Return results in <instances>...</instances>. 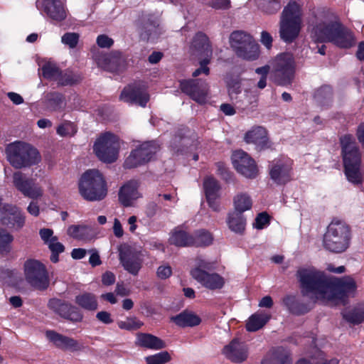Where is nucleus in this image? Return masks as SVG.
<instances>
[{
  "label": "nucleus",
  "mask_w": 364,
  "mask_h": 364,
  "mask_svg": "<svg viewBox=\"0 0 364 364\" xmlns=\"http://www.w3.org/2000/svg\"><path fill=\"white\" fill-rule=\"evenodd\" d=\"M232 161L237 171L245 177L254 178L257 176L259 171L255 160L244 151H235Z\"/></svg>",
  "instance_id": "obj_12"
},
{
  "label": "nucleus",
  "mask_w": 364,
  "mask_h": 364,
  "mask_svg": "<svg viewBox=\"0 0 364 364\" xmlns=\"http://www.w3.org/2000/svg\"><path fill=\"white\" fill-rule=\"evenodd\" d=\"M211 58H202L200 60V68L196 69L193 73V77H197L201 73H204L205 75L209 74L210 70L207 66L210 63Z\"/></svg>",
  "instance_id": "obj_59"
},
{
  "label": "nucleus",
  "mask_w": 364,
  "mask_h": 364,
  "mask_svg": "<svg viewBox=\"0 0 364 364\" xmlns=\"http://www.w3.org/2000/svg\"><path fill=\"white\" fill-rule=\"evenodd\" d=\"M180 88L186 95L198 104H205L209 94V86L202 79L183 80L180 81Z\"/></svg>",
  "instance_id": "obj_11"
},
{
  "label": "nucleus",
  "mask_w": 364,
  "mask_h": 364,
  "mask_svg": "<svg viewBox=\"0 0 364 364\" xmlns=\"http://www.w3.org/2000/svg\"><path fill=\"white\" fill-rule=\"evenodd\" d=\"M13 183L16 189L26 197L36 199L43 195L41 187L36 184L33 179L27 178L21 171L14 173Z\"/></svg>",
  "instance_id": "obj_15"
},
{
  "label": "nucleus",
  "mask_w": 364,
  "mask_h": 364,
  "mask_svg": "<svg viewBox=\"0 0 364 364\" xmlns=\"http://www.w3.org/2000/svg\"><path fill=\"white\" fill-rule=\"evenodd\" d=\"M340 48H350L355 45L356 39L353 33L343 24L329 42Z\"/></svg>",
  "instance_id": "obj_28"
},
{
  "label": "nucleus",
  "mask_w": 364,
  "mask_h": 364,
  "mask_svg": "<svg viewBox=\"0 0 364 364\" xmlns=\"http://www.w3.org/2000/svg\"><path fill=\"white\" fill-rule=\"evenodd\" d=\"M191 274L203 287L210 290L220 289L225 285L224 278L217 273H209L202 272L199 269H193Z\"/></svg>",
  "instance_id": "obj_19"
},
{
  "label": "nucleus",
  "mask_w": 364,
  "mask_h": 364,
  "mask_svg": "<svg viewBox=\"0 0 364 364\" xmlns=\"http://www.w3.org/2000/svg\"><path fill=\"white\" fill-rule=\"evenodd\" d=\"M139 183L136 180H131L125 183L119 190V200L126 207L132 205L134 200L140 197L137 191Z\"/></svg>",
  "instance_id": "obj_29"
},
{
  "label": "nucleus",
  "mask_w": 364,
  "mask_h": 364,
  "mask_svg": "<svg viewBox=\"0 0 364 364\" xmlns=\"http://www.w3.org/2000/svg\"><path fill=\"white\" fill-rule=\"evenodd\" d=\"M261 364H291V361L288 353L279 348L268 353Z\"/></svg>",
  "instance_id": "obj_37"
},
{
  "label": "nucleus",
  "mask_w": 364,
  "mask_h": 364,
  "mask_svg": "<svg viewBox=\"0 0 364 364\" xmlns=\"http://www.w3.org/2000/svg\"><path fill=\"white\" fill-rule=\"evenodd\" d=\"M244 140L247 144H254L259 150L268 149L271 146L267 131L262 126L253 127L247 132Z\"/></svg>",
  "instance_id": "obj_23"
},
{
  "label": "nucleus",
  "mask_w": 364,
  "mask_h": 364,
  "mask_svg": "<svg viewBox=\"0 0 364 364\" xmlns=\"http://www.w3.org/2000/svg\"><path fill=\"white\" fill-rule=\"evenodd\" d=\"M160 28L156 18L151 15L144 16L142 19L140 37L144 41H153L160 34Z\"/></svg>",
  "instance_id": "obj_27"
},
{
  "label": "nucleus",
  "mask_w": 364,
  "mask_h": 364,
  "mask_svg": "<svg viewBox=\"0 0 364 364\" xmlns=\"http://www.w3.org/2000/svg\"><path fill=\"white\" fill-rule=\"evenodd\" d=\"M46 336L57 348L64 350L80 351L85 348L77 341L53 331H48Z\"/></svg>",
  "instance_id": "obj_24"
},
{
  "label": "nucleus",
  "mask_w": 364,
  "mask_h": 364,
  "mask_svg": "<svg viewBox=\"0 0 364 364\" xmlns=\"http://www.w3.org/2000/svg\"><path fill=\"white\" fill-rule=\"evenodd\" d=\"M193 47L199 53L200 58L212 57L213 50L205 34L201 32L196 33L193 40Z\"/></svg>",
  "instance_id": "obj_32"
},
{
  "label": "nucleus",
  "mask_w": 364,
  "mask_h": 364,
  "mask_svg": "<svg viewBox=\"0 0 364 364\" xmlns=\"http://www.w3.org/2000/svg\"><path fill=\"white\" fill-rule=\"evenodd\" d=\"M312 33L315 41L329 43L343 25L338 16L327 9L319 10L315 16Z\"/></svg>",
  "instance_id": "obj_3"
},
{
  "label": "nucleus",
  "mask_w": 364,
  "mask_h": 364,
  "mask_svg": "<svg viewBox=\"0 0 364 364\" xmlns=\"http://www.w3.org/2000/svg\"><path fill=\"white\" fill-rule=\"evenodd\" d=\"M87 228L83 225H71L68 229V234L75 238L83 239V235Z\"/></svg>",
  "instance_id": "obj_57"
},
{
  "label": "nucleus",
  "mask_w": 364,
  "mask_h": 364,
  "mask_svg": "<svg viewBox=\"0 0 364 364\" xmlns=\"http://www.w3.org/2000/svg\"><path fill=\"white\" fill-rule=\"evenodd\" d=\"M48 107L54 111L63 108L64 105V97L59 92H49L46 95Z\"/></svg>",
  "instance_id": "obj_45"
},
{
  "label": "nucleus",
  "mask_w": 364,
  "mask_h": 364,
  "mask_svg": "<svg viewBox=\"0 0 364 364\" xmlns=\"http://www.w3.org/2000/svg\"><path fill=\"white\" fill-rule=\"evenodd\" d=\"M233 205L235 212L242 213L252 208V200L247 193H240L234 196Z\"/></svg>",
  "instance_id": "obj_39"
},
{
  "label": "nucleus",
  "mask_w": 364,
  "mask_h": 364,
  "mask_svg": "<svg viewBox=\"0 0 364 364\" xmlns=\"http://www.w3.org/2000/svg\"><path fill=\"white\" fill-rule=\"evenodd\" d=\"M259 8L264 14L272 15L282 8V0H255Z\"/></svg>",
  "instance_id": "obj_40"
},
{
  "label": "nucleus",
  "mask_w": 364,
  "mask_h": 364,
  "mask_svg": "<svg viewBox=\"0 0 364 364\" xmlns=\"http://www.w3.org/2000/svg\"><path fill=\"white\" fill-rule=\"evenodd\" d=\"M292 162L290 159H276L269 164L271 178L277 184H285L291 179Z\"/></svg>",
  "instance_id": "obj_13"
},
{
  "label": "nucleus",
  "mask_w": 364,
  "mask_h": 364,
  "mask_svg": "<svg viewBox=\"0 0 364 364\" xmlns=\"http://www.w3.org/2000/svg\"><path fill=\"white\" fill-rule=\"evenodd\" d=\"M226 222L231 231L238 234L243 233L245 229L246 219L242 213L235 211L229 213Z\"/></svg>",
  "instance_id": "obj_36"
},
{
  "label": "nucleus",
  "mask_w": 364,
  "mask_h": 364,
  "mask_svg": "<svg viewBox=\"0 0 364 364\" xmlns=\"http://www.w3.org/2000/svg\"><path fill=\"white\" fill-rule=\"evenodd\" d=\"M192 235L188 234L182 227L176 228L171 232L169 242L178 247L192 246Z\"/></svg>",
  "instance_id": "obj_35"
},
{
  "label": "nucleus",
  "mask_w": 364,
  "mask_h": 364,
  "mask_svg": "<svg viewBox=\"0 0 364 364\" xmlns=\"http://www.w3.org/2000/svg\"><path fill=\"white\" fill-rule=\"evenodd\" d=\"M147 364H165L171 360V355L167 351H162L145 358Z\"/></svg>",
  "instance_id": "obj_51"
},
{
  "label": "nucleus",
  "mask_w": 364,
  "mask_h": 364,
  "mask_svg": "<svg viewBox=\"0 0 364 364\" xmlns=\"http://www.w3.org/2000/svg\"><path fill=\"white\" fill-rule=\"evenodd\" d=\"M296 277L304 296L336 304H345L348 295L356 289V284L353 278L328 277L314 267L299 268Z\"/></svg>",
  "instance_id": "obj_1"
},
{
  "label": "nucleus",
  "mask_w": 364,
  "mask_h": 364,
  "mask_svg": "<svg viewBox=\"0 0 364 364\" xmlns=\"http://www.w3.org/2000/svg\"><path fill=\"white\" fill-rule=\"evenodd\" d=\"M136 343L139 346L152 350H160L166 347L163 340L152 334L144 333L137 335Z\"/></svg>",
  "instance_id": "obj_31"
},
{
  "label": "nucleus",
  "mask_w": 364,
  "mask_h": 364,
  "mask_svg": "<svg viewBox=\"0 0 364 364\" xmlns=\"http://www.w3.org/2000/svg\"><path fill=\"white\" fill-rule=\"evenodd\" d=\"M341 145L344 166H360L361 154L352 135L346 134L341 137Z\"/></svg>",
  "instance_id": "obj_14"
},
{
  "label": "nucleus",
  "mask_w": 364,
  "mask_h": 364,
  "mask_svg": "<svg viewBox=\"0 0 364 364\" xmlns=\"http://www.w3.org/2000/svg\"><path fill=\"white\" fill-rule=\"evenodd\" d=\"M208 6L215 9L226 10L230 8L231 2L230 0H210Z\"/></svg>",
  "instance_id": "obj_61"
},
{
  "label": "nucleus",
  "mask_w": 364,
  "mask_h": 364,
  "mask_svg": "<svg viewBox=\"0 0 364 364\" xmlns=\"http://www.w3.org/2000/svg\"><path fill=\"white\" fill-rule=\"evenodd\" d=\"M96 41L98 46L103 48H109L114 43V41L105 34L98 36Z\"/></svg>",
  "instance_id": "obj_62"
},
{
  "label": "nucleus",
  "mask_w": 364,
  "mask_h": 364,
  "mask_svg": "<svg viewBox=\"0 0 364 364\" xmlns=\"http://www.w3.org/2000/svg\"><path fill=\"white\" fill-rule=\"evenodd\" d=\"M78 186L81 196L88 201L102 200L107 194L106 181L98 170H88L84 173Z\"/></svg>",
  "instance_id": "obj_4"
},
{
  "label": "nucleus",
  "mask_w": 364,
  "mask_h": 364,
  "mask_svg": "<svg viewBox=\"0 0 364 364\" xmlns=\"http://www.w3.org/2000/svg\"><path fill=\"white\" fill-rule=\"evenodd\" d=\"M76 132V129L70 122L60 124L57 128V133L61 136H72Z\"/></svg>",
  "instance_id": "obj_55"
},
{
  "label": "nucleus",
  "mask_w": 364,
  "mask_h": 364,
  "mask_svg": "<svg viewBox=\"0 0 364 364\" xmlns=\"http://www.w3.org/2000/svg\"><path fill=\"white\" fill-rule=\"evenodd\" d=\"M117 325L121 329L133 331L140 328L143 326V323L136 317H129L126 321H119Z\"/></svg>",
  "instance_id": "obj_52"
},
{
  "label": "nucleus",
  "mask_w": 364,
  "mask_h": 364,
  "mask_svg": "<svg viewBox=\"0 0 364 364\" xmlns=\"http://www.w3.org/2000/svg\"><path fill=\"white\" fill-rule=\"evenodd\" d=\"M14 237L5 230H0V253L7 254L11 251V243Z\"/></svg>",
  "instance_id": "obj_48"
},
{
  "label": "nucleus",
  "mask_w": 364,
  "mask_h": 364,
  "mask_svg": "<svg viewBox=\"0 0 364 364\" xmlns=\"http://www.w3.org/2000/svg\"><path fill=\"white\" fill-rule=\"evenodd\" d=\"M218 168V173L226 181H230L232 180V173L226 168V166L221 162H219L216 164Z\"/></svg>",
  "instance_id": "obj_64"
},
{
  "label": "nucleus",
  "mask_w": 364,
  "mask_h": 364,
  "mask_svg": "<svg viewBox=\"0 0 364 364\" xmlns=\"http://www.w3.org/2000/svg\"><path fill=\"white\" fill-rule=\"evenodd\" d=\"M302 24L280 19L279 37L287 43L294 42L299 36Z\"/></svg>",
  "instance_id": "obj_25"
},
{
  "label": "nucleus",
  "mask_w": 364,
  "mask_h": 364,
  "mask_svg": "<svg viewBox=\"0 0 364 364\" xmlns=\"http://www.w3.org/2000/svg\"><path fill=\"white\" fill-rule=\"evenodd\" d=\"M156 200L159 204L161 203L164 205L172 206L177 203L178 198L176 194H159Z\"/></svg>",
  "instance_id": "obj_54"
},
{
  "label": "nucleus",
  "mask_w": 364,
  "mask_h": 364,
  "mask_svg": "<svg viewBox=\"0 0 364 364\" xmlns=\"http://www.w3.org/2000/svg\"><path fill=\"white\" fill-rule=\"evenodd\" d=\"M344 172L348 181L351 183L358 185L363 182L360 166H344Z\"/></svg>",
  "instance_id": "obj_44"
},
{
  "label": "nucleus",
  "mask_w": 364,
  "mask_h": 364,
  "mask_svg": "<svg viewBox=\"0 0 364 364\" xmlns=\"http://www.w3.org/2000/svg\"><path fill=\"white\" fill-rule=\"evenodd\" d=\"M274 68L279 83L287 85L291 82L295 72V63L291 53H282L276 58Z\"/></svg>",
  "instance_id": "obj_10"
},
{
  "label": "nucleus",
  "mask_w": 364,
  "mask_h": 364,
  "mask_svg": "<svg viewBox=\"0 0 364 364\" xmlns=\"http://www.w3.org/2000/svg\"><path fill=\"white\" fill-rule=\"evenodd\" d=\"M25 279L28 284L38 290L46 289L50 284L46 266L34 259H27L23 265Z\"/></svg>",
  "instance_id": "obj_7"
},
{
  "label": "nucleus",
  "mask_w": 364,
  "mask_h": 364,
  "mask_svg": "<svg viewBox=\"0 0 364 364\" xmlns=\"http://www.w3.org/2000/svg\"><path fill=\"white\" fill-rule=\"evenodd\" d=\"M43 75L50 80L58 81L60 76V70L54 63H47L42 67Z\"/></svg>",
  "instance_id": "obj_47"
},
{
  "label": "nucleus",
  "mask_w": 364,
  "mask_h": 364,
  "mask_svg": "<svg viewBox=\"0 0 364 364\" xmlns=\"http://www.w3.org/2000/svg\"><path fill=\"white\" fill-rule=\"evenodd\" d=\"M75 304L87 311H95L98 309L97 296L91 292H82L75 296Z\"/></svg>",
  "instance_id": "obj_33"
},
{
  "label": "nucleus",
  "mask_w": 364,
  "mask_h": 364,
  "mask_svg": "<svg viewBox=\"0 0 364 364\" xmlns=\"http://www.w3.org/2000/svg\"><path fill=\"white\" fill-rule=\"evenodd\" d=\"M223 354L233 363H242L248 356V350L245 343L238 339H233L228 345L223 348Z\"/></svg>",
  "instance_id": "obj_22"
},
{
  "label": "nucleus",
  "mask_w": 364,
  "mask_h": 364,
  "mask_svg": "<svg viewBox=\"0 0 364 364\" xmlns=\"http://www.w3.org/2000/svg\"><path fill=\"white\" fill-rule=\"evenodd\" d=\"M269 217L268 214L267 213L263 212L258 214V215L255 218L254 226L257 229L261 230L263 229L266 225L269 224Z\"/></svg>",
  "instance_id": "obj_60"
},
{
  "label": "nucleus",
  "mask_w": 364,
  "mask_h": 364,
  "mask_svg": "<svg viewBox=\"0 0 364 364\" xmlns=\"http://www.w3.org/2000/svg\"><path fill=\"white\" fill-rule=\"evenodd\" d=\"M207 200L217 199L220 186L218 182L213 177L206 178L203 183Z\"/></svg>",
  "instance_id": "obj_43"
},
{
  "label": "nucleus",
  "mask_w": 364,
  "mask_h": 364,
  "mask_svg": "<svg viewBox=\"0 0 364 364\" xmlns=\"http://www.w3.org/2000/svg\"><path fill=\"white\" fill-rule=\"evenodd\" d=\"M36 7L46 14L51 20L60 22L67 17L64 4L60 0H43L36 2Z\"/></svg>",
  "instance_id": "obj_18"
},
{
  "label": "nucleus",
  "mask_w": 364,
  "mask_h": 364,
  "mask_svg": "<svg viewBox=\"0 0 364 364\" xmlns=\"http://www.w3.org/2000/svg\"><path fill=\"white\" fill-rule=\"evenodd\" d=\"M302 4L296 1H290L284 6L281 14L280 19L302 24Z\"/></svg>",
  "instance_id": "obj_30"
},
{
  "label": "nucleus",
  "mask_w": 364,
  "mask_h": 364,
  "mask_svg": "<svg viewBox=\"0 0 364 364\" xmlns=\"http://www.w3.org/2000/svg\"><path fill=\"white\" fill-rule=\"evenodd\" d=\"M196 267L194 269H199L202 272H207L206 270H213L215 269V264L213 262L207 261L201 257H198L196 259Z\"/></svg>",
  "instance_id": "obj_58"
},
{
  "label": "nucleus",
  "mask_w": 364,
  "mask_h": 364,
  "mask_svg": "<svg viewBox=\"0 0 364 364\" xmlns=\"http://www.w3.org/2000/svg\"><path fill=\"white\" fill-rule=\"evenodd\" d=\"M80 80L81 77L79 75L75 74L71 71H65L60 73L58 82L61 85H71L78 83Z\"/></svg>",
  "instance_id": "obj_49"
},
{
  "label": "nucleus",
  "mask_w": 364,
  "mask_h": 364,
  "mask_svg": "<svg viewBox=\"0 0 364 364\" xmlns=\"http://www.w3.org/2000/svg\"><path fill=\"white\" fill-rule=\"evenodd\" d=\"M333 90L329 85L318 88L314 94L316 101L321 106H328L332 102Z\"/></svg>",
  "instance_id": "obj_42"
},
{
  "label": "nucleus",
  "mask_w": 364,
  "mask_h": 364,
  "mask_svg": "<svg viewBox=\"0 0 364 364\" xmlns=\"http://www.w3.org/2000/svg\"><path fill=\"white\" fill-rule=\"evenodd\" d=\"M120 100L125 102L136 104L144 107L149 100V95L145 89L141 87L128 86L122 90Z\"/></svg>",
  "instance_id": "obj_21"
},
{
  "label": "nucleus",
  "mask_w": 364,
  "mask_h": 364,
  "mask_svg": "<svg viewBox=\"0 0 364 364\" xmlns=\"http://www.w3.org/2000/svg\"><path fill=\"white\" fill-rule=\"evenodd\" d=\"M39 235L41 238L44 242L46 245H48L53 241V238H56L57 237L53 236V231L49 228H42L39 231Z\"/></svg>",
  "instance_id": "obj_63"
},
{
  "label": "nucleus",
  "mask_w": 364,
  "mask_h": 364,
  "mask_svg": "<svg viewBox=\"0 0 364 364\" xmlns=\"http://www.w3.org/2000/svg\"><path fill=\"white\" fill-rule=\"evenodd\" d=\"M270 316L265 314H255L252 315L246 323L248 331H256L262 328L269 321Z\"/></svg>",
  "instance_id": "obj_41"
},
{
  "label": "nucleus",
  "mask_w": 364,
  "mask_h": 364,
  "mask_svg": "<svg viewBox=\"0 0 364 364\" xmlns=\"http://www.w3.org/2000/svg\"><path fill=\"white\" fill-rule=\"evenodd\" d=\"M119 144L118 138L110 133L100 136L95 141L93 150L97 158L105 163H112L117 159Z\"/></svg>",
  "instance_id": "obj_8"
},
{
  "label": "nucleus",
  "mask_w": 364,
  "mask_h": 364,
  "mask_svg": "<svg viewBox=\"0 0 364 364\" xmlns=\"http://www.w3.org/2000/svg\"><path fill=\"white\" fill-rule=\"evenodd\" d=\"M119 260L124 269L133 275H136L141 268L140 252L129 246L119 249Z\"/></svg>",
  "instance_id": "obj_17"
},
{
  "label": "nucleus",
  "mask_w": 364,
  "mask_h": 364,
  "mask_svg": "<svg viewBox=\"0 0 364 364\" xmlns=\"http://www.w3.org/2000/svg\"><path fill=\"white\" fill-rule=\"evenodd\" d=\"M159 150V146L154 141L145 142L131 152L126 159L124 166L133 168L149 161Z\"/></svg>",
  "instance_id": "obj_9"
},
{
  "label": "nucleus",
  "mask_w": 364,
  "mask_h": 364,
  "mask_svg": "<svg viewBox=\"0 0 364 364\" xmlns=\"http://www.w3.org/2000/svg\"><path fill=\"white\" fill-rule=\"evenodd\" d=\"M351 229L344 220L334 218L329 223L323 237V247L333 253H342L350 246Z\"/></svg>",
  "instance_id": "obj_2"
},
{
  "label": "nucleus",
  "mask_w": 364,
  "mask_h": 364,
  "mask_svg": "<svg viewBox=\"0 0 364 364\" xmlns=\"http://www.w3.org/2000/svg\"><path fill=\"white\" fill-rule=\"evenodd\" d=\"M343 317L348 322L353 324H359L364 321V303L359 304L351 310L345 311Z\"/></svg>",
  "instance_id": "obj_38"
},
{
  "label": "nucleus",
  "mask_w": 364,
  "mask_h": 364,
  "mask_svg": "<svg viewBox=\"0 0 364 364\" xmlns=\"http://www.w3.org/2000/svg\"><path fill=\"white\" fill-rule=\"evenodd\" d=\"M229 42L238 58L246 60H255L258 58L259 44L250 33L244 31H235L231 33Z\"/></svg>",
  "instance_id": "obj_6"
},
{
  "label": "nucleus",
  "mask_w": 364,
  "mask_h": 364,
  "mask_svg": "<svg viewBox=\"0 0 364 364\" xmlns=\"http://www.w3.org/2000/svg\"><path fill=\"white\" fill-rule=\"evenodd\" d=\"M171 320L180 327H193L200 323L201 319L198 316L191 311H183L176 316L171 317Z\"/></svg>",
  "instance_id": "obj_34"
},
{
  "label": "nucleus",
  "mask_w": 364,
  "mask_h": 364,
  "mask_svg": "<svg viewBox=\"0 0 364 364\" xmlns=\"http://www.w3.org/2000/svg\"><path fill=\"white\" fill-rule=\"evenodd\" d=\"M79 38V34L77 33H65L61 38V42L70 48H75L77 45Z\"/></svg>",
  "instance_id": "obj_53"
},
{
  "label": "nucleus",
  "mask_w": 364,
  "mask_h": 364,
  "mask_svg": "<svg viewBox=\"0 0 364 364\" xmlns=\"http://www.w3.org/2000/svg\"><path fill=\"white\" fill-rule=\"evenodd\" d=\"M49 250L51 252L50 260L51 262L56 263L58 262V255L65 250L64 245L58 241V238H53V241L48 245Z\"/></svg>",
  "instance_id": "obj_50"
},
{
  "label": "nucleus",
  "mask_w": 364,
  "mask_h": 364,
  "mask_svg": "<svg viewBox=\"0 0 364 364\" xmlns=\"http://www.w3.org/2000/svg\"><path fill=\"white\" fill-rule=\"evenodd\" d=\"M283 304L289 309L293 313L296 314H302L307 311V310L296 309L299 306V304L294 302V298L291 296H287L283 299Z\"/></svg>",
  "instance_id": "obj_56"
},
{
  "label": "nucleus",
  "mask_w": 364,
  "mask_h": 364,
  "mask_svg": "<svg viewBox=\"0 0 364 364\" xmlns=\"http://www.w3.org/2000/svg\"><path fill=\"white\" fill-rule=\"evenodd\" d=\"M0 221L4 225H11L20 229L25 223V217L17 207L4 204L0 207Z\"/></svg>",
  "instance_id": "obj_20"
},
{
  "label": "nucleus",
  "mask_w": 364,
  "mask_h": 364,
  "mask_svg": "<svg viewBox=\"0 0 364 364\" xmlns=\"http://www.w3.org/2000/svg\"><path fill=\"white\" fill-rule=\"evenodd\" d=\"M95 60L100 67L109 72L119 71L123 62L121 53L118 51L95 56Z\"/></svg>",
  "instance_id": "obj_26"
},
{
  "label": "nucleus",
  "mask_w": 364,
  "mask_h": 364,
  "mask_svg": "<svg viewBox=\"0 0 364 364\" xmlns=\"http://www.w3.org/2000/svg\"><path fill=\"white\" fill-rule=\"evenodd\" d=\"M192 246H208L212 243L213 237L210 232L205 230L196 231L192 235Z\"/></svg>",
  "instance_id": "obj_46"
},
{
  "label": "nucleus",
  "mask_w": 364,
  "mask_h": 364,
  "mask_svg": "<svg viewBox=\"0 0 364 364\" xmlns=\"http://www.w3.org/2000/svg\"><path fill=\"white\" fill-rule=\"evenodd\" d=\"M48 306L60 316L73 322H80L82 320L83 316L77 307L61 299H50Z\"/></svg>",
  "instance_id": "obj_16"
},
{
  "label": "nucleus",
  "mask_w": 364,
  "mask_h": 364,
  "mask_svg": "<svg viewBox=\"0 0 364 364\" xmlns=\"http://www.w3.org/2000/svg\"><path fill=\"white\" fill-rule=\"evenodd\" d=\"M6 154L11 165L17 169L31 166L39 160L37 149L21 141L9 144L6 148Z\"/></svg>",
  "instance_id": "obj_5"
}]
</instances>
